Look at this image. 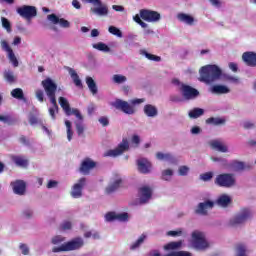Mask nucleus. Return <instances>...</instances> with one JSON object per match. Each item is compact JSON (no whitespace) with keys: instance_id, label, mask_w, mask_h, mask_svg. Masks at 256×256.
<instances>
[{"instance_id":"nucleus-16","label":"nucleus","mask_w":256,"mask_h":256,"mask_svg":"<svg viewBox=\"0 0 256 256\" xmlns=\"http://www.w3.org/2000/svg\"><path fill=\"white\" fill-rule=\"evenodd\" d=\"M1 47L3 51H6V53H8L9 61H11L15 67H19V61L17 60V57L15 56L13 49H11V46H9V43H7L6 40H2Z\"/></svg>"},{"instance_id":"nucleus-22","label":"nucleus","mask_w":256,"mask_h":256,"mask_svg":"<svg viewBox=\"0 0 256 256\" xmlns=\"http://www.w3.org/2000/svg\"><path fill=\"white\" fill-rule=\"evenodd\" d=\"M58 103L60 105V107H62L65 115H67L68 117L71 116V105L69 104V100H67V98L60 96L58 98Z\"/></svg>"},{"instance_id":"nucleus-12","label":"nucleus","mask_w":256,"mask_h":256,"mask_svg":"<svg viewBox=\"0 0 256 256\" xmlns=\"http://www.w3.org/2000/svg\"><path fill=\"white\" fill-rule=\"evenodd\" d=\"M97 167V162L93 161V159L87 157L82 160L80 163V167L78 169L79 173L82 175H90L91 171Z\"/></svg>"},{"instance_id":"nucleus-58","label":"nucleus","mask_w":256,"mask_h":256,"mask_svg":"<svg viewBox=\"0 0 256 256\" xmlns=\"http://www.w3.org/2000/svg\"><path fill=\"white\" fill-rule=\"evenodd\" d=\"M71 115H75V117H77V119H79V121H83V115H81V112L79 111V109H77V108L72 109Z\"/></svg>"},{"instance_id":"nucleus-29","label":"nucleus","mask_w":256,"mask_h":256,"mask_svg":"<svg viewBox=\"0 0 256 256\" xmlns=\"http://www.w3.org/2000/svg\"><path fill=\"white\" fill-rule=\"evenodd\" d=\"M216 203L219 207H229V205H231V197L227 194H223L217 199Z\"/></svg>"},{"instance_id":"nucleus-11","label":"nucleus","mask_w":256,"mask_h":256,"mask_svg":"<svg viewBox=\"0 0 256 256\" xmlns=\"http://www.w3.org/2000/svg\"><path fill=\"white\" fill-rule=\"evenodd\" d=\"M140 17L147 23H157L161 20V14L157 11L142 9L140 10Z\"/></svg>"},{"instance_id":"nucleus-15","label":"nucleus","mask_w":256,"mask_h":256,"mask_svg":"<svg viewBox=\"0 0 256 256\" xmlns=\"http://www.w3.org/2000/svg\"><path fill=\"white\" fill-rule=\"evenodd\" d=\"M215 207V202L211 200H206L205 202H201L198 204L197 208L195 209L194 213L196 215H207L208 209H213Z\"/></svg>"},{"instance_id":"nucleus-48","label":"nucleus","mask_w":256,"mask_h":256,"mask_svg":"<svg viewBox=\"0 0 256 256\" xmlns=\"http://www.w3.org/2000/svg\"><path fill=\"white\" fill-rule=\"evenodd\" d=\"M105 219L108 222L117 221V213H115V212H108L105 215Z\"/></svg>"},{"instance_id":"nucleus-6","label":"nucleus","mask_w":256,"mask_h":256,"mask_svg":"<svg viewBox=\"0 0 256 256\" xmlns=\"http://www.w3.org/2000/svg\"><path fill=\"white\" fill-rule=\"evenodd\" d=\"M214 183L215 185H218V187H225L226 189H229L235 185L236 180L233 174L223 173L216 176Z\"/></svg>"},{"instance_id":"nucleus-60","label":"nucleus","mask_w":256,"mask_h":256,"mask_svg":"<svg viewBox=\"0 0 256 256\" xmlns=\"http://www.w3.org/2000/svg\"><path fill=\"white\" fill-rule=\"evenodd\" d=\"M98 121L102 124V127H107L109 125V118H107V116L100 117Z\"/></svg>"},{"instance_id":"nucleus-39","label":"nucleus","mask_w":256,"mask_h":256,"mask_svg":"<svg viewBox=\"0 0 256 256\" xmlns=\"http://www.w3.org/2000/svg\"><path fill=\"white\" fill-rule=\"evenodd\" d=\"M93 47H94V49H97L98 51H105L106 53H108V51H111V48H109V46H107V44H105L103 42L93 44Z\"/></svg>"},{"instance_id":"nucleus-3","label":"nucleus","mask_w":256,"mask_h":256,"mask_svg":"<svg viewBox=\"0 0 256 256\" xmlns=\"http://www.w3.org/2000/svg\"><path fill=\"white\" fill-rule=\"evenodd\" d=\"M41 85L52 105V107H55V109L59 108V105H57V83L53 81L51 78H46L41 82Z\"/></svg>"},{"instance_id":"nucleus-24","label":"nucleus","mask_w":256,"mask_h":256,"mask_svg":"<svg viewBox=\"0 0 256 256\" xmlns=\"http://www.w3.org/2000/svg\"><path fill=\"white\" fill-rule=\"evenodd\" d=\"M231 168L233 171H245L246 169H251V165L245 164L242 161L234 160L231 163Z\"/></svg>"},{"instance_id":"nucleus-43","label":"nucleus","mask_w":256,"mask_h":256,"mask_svg":"<svg viewBox=\"0 0 256 256\" xmlns=\"http://www.w3.org/2000/svg\"><path fill=\"white\" fill-rule=\"evenodd\" d=\"M116 221H120L122 223H125V221H129V214L127 212L116 214Z\"/></svg>"},{"instance_id":"nucleus-53","label":"nucleus","mask_w":256,"mask_h":256,"mask_svg":"<svg viewBox=\"0 0 256 256\" xmlns=\"http://www.w3.org/2000/svg\"><path fill=\"white\" fill-rule=\"evenodd\" d=\"M58 23L60 27H63L64 29H69V27H71V23L64 18H60Z\"/></svg>"},{"instance_id":"nucleus-1","label":"nucleus","mask_w":256,"mask_h":256,"mask_svg":"<svg viewBox=\"0 0 256 256\" xmlns=\"http://www.w3.org/2000/svg\"><path fill=\"white\" fill-rule=\"evenodd\" d=\"M199 74V81H201V83H206L207 85H209V83H214V81H218V79H221V75H223V72L221 71V68H219V66L217 65H206L201 67Z\"/></svg>"},{"instance_id":"nucleus-62","label":"nucleus","mask_w":256,"mask_h":256,"mask_svg":"<svg viewBox=\"0 0 256 256\" xmlns=\"http://www.w3.org/2000/svg\"><path fill=\"white\" fill-rule=\"evenodd\" d=\"M59 182L55 181V180H50L47 184V189H54L55 187H57Z\"/></svg>"},{"instance_id":"nucleus-23","label":"nucleus","mask_w":256,"mask_h":256,"mask_svg":"<svg viewBox=\"0 0 256 256\" xmlns=\"http://www.w3.org/2000/svg\"><path fill=\"white\" fill-rule=\"evenodd\" d=\"M178 21H181V23H185L186 25H194L195 24V18L189 14L185 13H179L177 15Z\"/></svg>"},{"instance_id":"nucleus-30","label":"nucleus","mask_w":256,"mask_h":256,"mask_svg":"<svg viewBox=\"0 0 256 256\" xmlns=\"http://www.w3.org/2000/svg\"><path fill=\"white\" fill-rule=\"evenodd\" d=\"M121 183H123V180L121 178L116 179L112 184H110L106 188V193L110 195V193H115L119 187H121Z\"/></svg>"},{"instance_id":"nucleus-46","label":"nucleus","mask_w":256,"mask_h":256,"mask_svg":"<svg viewBox=\"0 0 256 256\" xmlns=\"http://www.w3.org/2000/svg\"><path fill=\"white\" fill-rule=\"evenodd\" d=\"M36 98L40 103H43L45 101V93L41 89H37L35 91Z\"/></svg>"},{"instance_id":"nucleus-37","label":"nucleus","mask_w":256,"mask_h":256,"mask_svg":"<svg viewBox=\"0 0 256 256\" xmlns=\"http://www.w3.org/2000/svg\"><path fill=\"white\" fill-rule=\"evenodd\" d=\"M11 96L14 99H23L25 97V95L23 94V89H21V88L13 89L11 91Z\"/></svg>"},{"instance_id":"nucleus-18","label":"nucleus","mask_w":256,"mask_h":256,"mask_svg":"<svg viewBox=\"0 0 256 256\" xmlns=\"http://www.w3.org/2000/svg\"><path fill=\"white\" fill-rule=\"evenodd\" d=\"M137 167L140 173L147 175V173H151V162L146 158H140L137 160Z\"/></svg>"},{"instance_id":"nucleus-8","label":"nucleus","mask_w":256,"mask_h":256,"mask_svg":"<svg viewBox=\"0 0 256 256\" xmlns=\"http://www.w3.org/2000/svg\"><path fill=\"white\" fill-rule=\"evenodd\" d=\"M127 151H129V140L123 138L115 149L107 150L104 153V157H119V155H123Z\"/></svg>"},{"instance_id":"nucleus-13","label":"nucleus","mask_w":256,"mask_h":256,"mask_svg":"<svg viewBox=\"0 0 256 256\" xmlns=\"http://www.w3.org/2000/svg\"><path fill=\"white\" fill-rule=\"evenodd\" d=\"M180 91L186 101H191V99H197V96L199 95V90L187 84H181Z\"/></svg>"},{"instance_id":"nucleus-41","label":"nucleus","mask_w":256,"mask_h":256,"mask_svg":"<svg viewBox=\"0 0 256 256\" xmlns=\"http://www.w3.org/2000/svg\"><path fill=\"white\" fill-rule=\"evenodd\" d=\"M108 31L111 33V35H115L116 37H123V32H121V30L115 26H110Z\"/></svg>"},{"instance_id":"nucleus-10","label":"nucleus","mask_w":256,"mask_h":256,"mask_svg":"<svg viewBox=\"0 0 256 256\" xmlns=\"http://www.w3.org/2000/svg\"><path fill=\"white\" fill-rule=\"evenodd\" d=\"M17 13L23 19H27V21H31L33 17H37V8L35 6L24 5L17 8Z\"/></svg>"},{"instance_id":"nucleus-61","label":"nucleus","mask_w":256,"mask_h":256,"mask_svg":"<svg viewBox=\"0 0 256 256\" xmlns=\"http://www.w3.org/2000/svg\"><path fill=\"white\" fill-rule=\"evenodd\" d=\"M178 172H179V175L185 176V175H187V174L189 173V167H187V166H181V167L179 168Z\"/></svg>"},{"instance_id":"nucleus-54","label":"nucleus","mask_w":256,"mask_h":256,"mask_svg":"<svg viewBox=\"0 0 256 256\" xmlns=\"http://www.w3.org/2000/svg\"><path fill=\"white\" fill-rule=\"evenodd\" d=\"M47 18H48V21H51V23H53L54 25H57L60 20V18L57 17V15H55V14H50L47 16Z\"/></svg>"},{"instance_id":"nucleus-40","label":"nucleus","mask_w":256,"mask_h":256,"mask_svg":"<svg viewBox=\"0 0 256 256\" xmlns=\"http://www.w3.org/2000/svg\"><path fill=\"white\" fill-rule=\"evenodd\" d=\"M156 157L157 159H159V161H171V159H173L171 154H164L163 152H157Z\"/></svg>"},{"instance_id":"nucleus-2","label":"nucleus","mask_w":256,"mask_h":256,"mask_svg":"<svg viewBox=\"0 0 256 256\" xmlns=\"http://www.w3.org/2000/svg\"><path fill=\"white\" fill-rule=\"evenodd\" d=\"M130 103L131 104L122 99H116L112 103V106H114L118 111H122V113H125L126 115H134L135 107L133 105H141V103H145V98L132 99L130 100Z\"/></svg>"},{"instance_id":"nucleus-38","label":"nucleus","mask_w":256,"mask_h":256,"mask_svg":"<svg viewBox=\"0 0 256 256\" xmlns=\"http://www.w3.org/2000/svg\"><path fill=\"white\" fill-rule=\"evenodd\" d=\"M112 81L113 83H117V85H121L122 83H125L127 81V77L121 74H115L112 77Z\"/></svg>"},{"instance_id":"nucleus-9","label":"nucleus","mask_w":256,"mask_h":256,"mask_svg":"<svg viewBox=\"0 0 256 256\" xmlns=\"http://www.w3.org/2000/svg\"><path fill=\"white\" fill-rule=\"evenodd\" d=\"M87 3H91L92 5H96L97 7L91 8V13H94V15H99V17H105L106 15H109V8L107 5L103 4L101 0H86Z\"/></svg>"},{"instance_id":"nucleus-55","label":"nucleus","mask_w":256,"mask_h":256,"mask_svg":"<svg viewBox=\"0 0 256 256\" xmlns=\"http://www.w3.org/2000/svg\"><path fill=\"white\" fill-rule=\"evenodd\" d=\"M76 130L79 136L83 135L85 132V126H83L82 122L76 123Z\"/></svg>"},{"instance_id":"nucleus-35","label":"nucleus","mask_w":256,"mask_h":256,"mask_svg":"<svg viewBox=\"0 0 256 256\" xmlns=\"http://www.w3.org/2000/svg\"><path fill=\"white\" fill-rule=\"evenodd\" d=\"M182 245H183V241L179 240V241H176V242H170V243L166 244L164 246V249L166 251H171V250H175V249H181Z\"/></svg>"},{"instance_id":"nucleus-31","label":"nucleus","mask_w":256,"mask_h":256,"mask_svg":"<svg viewBox=\"0 0 256 256\" xmlns=\"http://www.w3.org/2000/svg\"><path fill=\"white\" fill-rule=\"evenodd\" d=\"M86 84L88 85V89L92 95H97L99 89L97 88V83H95V80L88 76L86 77Z\"/></svg>"},{"instance_id":"nucleus-34","label":"nucleus","mask_w":256,"mask_h":256,"mask_svg":"<svg viewBox=\"0 0 256 256\" xmlns=\"http://www.w3.org/2000/svg\"><path fill=\"white\" fill-rule=\"evenodd\" d=\"M3 77H4L5 81L7 83H9L10 85H13V83H15L17 81V77L11 70L4 71Z\"/></svg>"},{"instance_id":"nucleus-59","label":"nucleus","mask_w":256,"mask_h":256,"mask_svg":"<svg viewBox=\"0 0 256 256\" xmlns=\"http://www.w3.org/2000/svg\"><path fill=\"white\" fill-rule=\"evenodd\" d=\"M19 143H21L22 145H26V147H29V145H31V142H29L25 135L19 137Z\"/></svg>"},{"instance_id":"nucleus-17","label":"nucleus","mask_w":256,"mask_h":256,"mask_svg":"<svg viewBox=\"0 0 256 256\" xmlns=\"http://www.w3.org/2000/svg\"><path fill=\"white\" fill-rule=\"evenodd\" d=\"M139 193L141 195L140 205H144V203H147L149 199H151L153 195V190H151V187L149 186H142L141 188H139Z\"/></svg>"},{"instance_id":"nucleus-63","label":"nucleus","mask_w":256,"mask_h":256,"mask_svg":"<svg viewBox=\"0 0 256 256\" xmlns=\"http://www.w3.org/2000/svg\"><path fill=\"white\" fill-rule=\"evenodd\" d=\"M244 129H253L255 127V124L251 121H246L243 124Z\"/></svg>"},{"instance_id":"nucleus-56","label":"nucleus","mask_w":256,"mask_h":256,"mask_svg":"<svg viewBox=\"0 0 256 256\" xmlns=\"http://www.w3.org/2000/svg\"><path fill=\"white\" fill-rule=\"evenodd\" d=\"M19 249L22 252V255H29V246H27V244L21 243Z\"/></svg>"},{"instance_id":"nucleus-57","label":"nucleus","mask_w":256,"mask_h":256,"mask_svg":"<svg viewBox=\"0 0 256 256\" xmlns=\"http://www.w3.org/2000/svg\"><path fill=\"white\" fill-rule=\"evenodd\" d=\"M61 229L62 231H67L69 229H71L73 227V224H71L70 221H64L62 224H61Z\"/></svg>"},{"instance_id":"nucleus-47","label":"nucleus","mask_w":256,"mask_h":256,"mask_svg":"<svg viewBox=\"0 0 256 256\" xmlns=\"http://www.w3.org/2000/svg\"><path fill=\"white\" fill-rule=\"evenodd\" d=\"M202 181H211L213 179V172H206L200 175Z\"/></svg>"},{"instance_id":"nucleus-33","label":"nucleus","mask_w":256,"mask_h":256,"mask_svg":"<svg viewBox=\"0 0 256 256\" xmlns=\"http://www.w3.org/2000/svg\"><path fill=\"white\" fill-rule=\"evenodd\" d=\"M225 119L224 118H219V117H210L206 119V124L207 125H214L215 127L219 125H225Z\"/></svg>"},{"instance_id":"nucleus-5","label":"nucleus","mask_w":256,"mask_h":256,"mask_svg":"<svg viewBox=\"0 0 256 256\" xmlns=\"http://www.w3.org/2000/svg\"><path fill=\"white\" fill-rule=\"evenodd\" d=\"M253 217V212L249 208H241L240 212L235 215L230 221V227H237V225H243L247 223L249 219Z\"/></svg>"},{"instance_id":"nucleus-52","label":"nucleus","mask_w":256,"mask_h":256,"mask_svg":"<svg viewBox=\"0 0 256 256\" xmlns=\"http://www.w3.org/2000/svg\"><path fill=\"white\" fill-rule=\"evenodd\" d=\"M48 111L51 119L55 121V119H57V116L55 115V113H59V108L50 107Z\"/></svg>"},{"instance_id":"nucleus-49","label":"nucleus","mask_w":256,"mask_h":256,"mask_svg":"<svg viewBox=\"0 0 256 256\" xmlns=\"http://www.w3.org/2000/svg\"><path fill=\"white\" fill-rule=\"evenodd\" d=\"M65 242V237L58 235L52 238V244L53 245H59L61 243Z\"/></svg>"},{"instance_id":"nucleus-19","label":"nucleus","mask_w":256,"mask_h":256,"mask_svg":"<svg viewBox=\"0 0 256 256\" xmlns=\"http://www.w3.org/2000/svg\"><path fill=\"white\" fill-rule=\"evenodd\" d=\"M242 61L247 67H256V53L255 52H244L242 54Z\"/></svg>"},{"instance_id":"nucleus-4","label":"nucleus","mask_w":256,"mask_h":256,"mask_svg":"<svg viewBox=\"0 0 256 256\" xmlns=\"http://www.w3.org/2000/svg\"><path fill=\"white\" fill-rule=\"evenodd\" d=\"M85 245V241L81 237H75L72 240L53 248V253L79 251Z\"/></svg>"},{"instance_id":"nucleus-25","label":"nucleus","mask_w":256,"mask_h":256,"mask_svg":"<svg viewBox=\"0 0 256 256\" xmlns=\"http://www.w3.org/2000/svg\"><path fill=\"white\" fill-rule=\"evenodd\" d=\"M211 91L216 95H226V93L231 92V90L225 85H214L212 86Z\"/></svg>"},{"instance_id":"nucleus-50","label":"nucleus","mask_w":256,"mask_h":256,"mask_svg":"<svg viewBox=\"0 0 256 256\" xmlns=\"http://www.w3.org/2000/svg\"><path fill=\"white\" fill-rule=\"evenodd\" d=\"M144 55L146 59H149V61H156V62L161 61V57L150 54L149 52H144Z\"/></svg>"},{"instance_id":"nucleus-26","label":"nucleus","mask_w":256,"mask_h":256,"mask_svg":"<svg viewBox=\"0 0 256 256\" xmlns=\"http://www.w3.org/2000/svg\"><path fill=\"white\" fill-rule=\"evenodd\" d=\"M67 69H68V73H69L70 77H72L73 83L76 85V87L83 88V82H81V79L79 78V75L77 74V72L73 68L67 67Z\"/></svg>"},{"instance_id":"nucleus-20","label":"nucleus","mask_w":256,"mask_h":256,"mask_svg":"<svg viewBox=\"0 0 256 256\" xmlns=\"http://www.w3.org/2000/svg\"><path fill=\"white\" fill-rule=\"evenodd\" d=\"M12 189L16 195H25L27 184L23 180H16L11 183Z\"/></svg>"},{"instance_id":"nucleus-45","label":"nucleus","mask_w":256,"mask_h":256,"mask_svg":"<svg viewBox=\"0 0 256 256\" xmlns=\"http://www.w3.org/2000/svg\"><path fill=\"white\" fill-rule=\"evenodd\" d=\"M1 22H2V27H4V29H6L8 33H11V22H9V20L5 17L1 18Z\"/></svg>"},{"instance_id":"nucleus-64","label":"nucleus","mask_w":256,"mask_h":256,"mask_svg":"<svg viewBox=\"0 0 256 256\" xmlns=\"http://www.w3.org/2000/svg\"><path fill=\"white\" fill-rule=\"evenodd\" d=\"M95 104H90L87 108V111H88V115H93V113H95Z\"/></svg>"},{"instance_id":"nucleus-32","label":"nucleus","mask_w":256,"mask_h":256,"mask_svg":"<svg viewBox=\"0 0 256 256\" xmlns=\"http://www.w3.org/2000/svg\"><path fill=\"white\" fill-rule=\"evenodd\" d=\"M203 115H205V110L203 108H193L188 113L190 119H199V117Z\"/></svg>"},{"instance_id":"nucleus-28","label":"nucleus","mask_w":256,"mask_h":256,"mask_svg":"<svg viewBox=\"0 0 256 256\" xmlns=\"http://www.w3.org/2000/svg\"><path fill=\"white\" fill-rule=\"evenodd\" d=\"M144 113L147 117H157L159 112L157 110V107L151 104H146L144 106Z\"/></svg>"},{"instance_id":"nucleus-7","label":"nucleus","mask_w":256,"mask_h":256,"mask_svg":"<svg viewBox=\"0 0 256 256\" xmlns=\"http://www.w3.org/2000/svg\"><path fill=\"white\" fill-rule=\"evenodd\" d=\"M192 245L198 251H205L209 247V243L205 240L203 232L194 231L192 232Z\"/></svg>"},{"instance_id":"nucleus-21","label":"nucleus","mask_w":256,"mask_h":256,"mask_svg":"<svg viewBox=\"0 0 256 256\" xmlns=\"http://www.w3.org/2000/svg\"><path fill=\"white\" fill-rule=\"evenodd\" d=\"M211 149H214V151H219L220 153H227L229 151V148L223 142L219 140H212L209 143Z\"/></svg>"},{"instance_id":"nucleus-51","label":"nucleus","mask_w":256,"mask_h":256,"mask_svg":"<svg viewBox=\"0 0 256 256\" xmlns=\"http://www.w3.org/2000/svg\"><path fill=\"white\" fill-rule=\"evenodd\" d=\"M169 237H181L183 235V230H171L167 232Z\"/></svg>"},{"instance_id":"nucleus-14","label":"nucleus","mask_w":256,"mask_h":256,"mask_svg":"<svg viewBox=\"0 0 256 256\" xmlns=\"http://www.w3.org/2000/svg\"><path fill=\"white\" fill-rule=\"evenodd\" d=\"M87 184V178L82 177L78 180V183L74 184L71 191V196L74 199L83 197V187Z\"/></svg>"},{"instance_id":"nucleus-27","label":"nucleus","mask_w":256,"mask_h":256,"mask_svg":"<svg viewBox=\"0 0 256 256\" xmlns=\"http://www.w3.org/2000/svg\"><path fill=\"white\" fill-rule=\"evenodd\" d=\"M12 161L17 165V167H28L29 160L25 158V156H12Z\"/></svg>"},{"instance_id":"nucleus-42","label":"nucleus","mask_w":256,"mask_h":256,"mask_svg":"<svg viewBox=\"0 0 256 256\" xmlns=\"http://www.w3.org/2000/svg\"><path fill=\"white\" fill-rule=\"evenodd\" d=\"M171 177H173V170L166 169L162 172V179L164 181H171Z\"/></svg>"},{"instance_id":"nucleus-44","label":"nucleus","mask_w":256,"mask_h":256,"mask_svg":"<svg viewBox=\"0 0 256 256\" xmlns=\"http://www.w3.org/2000/svg\"><path fill=\"white\" fill-rule=\"evenodd\" d=\"M65 125L67 129V139L68 141H71V139H73V130H71V121L66 120Z\"/></svg>"},{"instance_id":"nucleus-36","label":"nucleus","mask_w":256,"mask_h":256,"mask_svg":"<svg viewBox=\"0 0 256 256\" xmlns=\"http://www.w3.org/2000/svg\"><path fill=\"white\" fill-rule=\"evenodd\" d=\"M145 239H147V236L145 234H142L138 240H136L131 246L130 249L131 251H135V249H139L141 245H143Z\"/></svg>"}]
</instances>
